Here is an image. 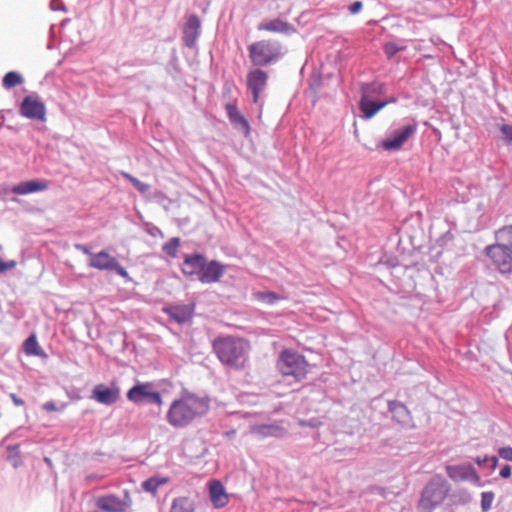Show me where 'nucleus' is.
I'll list each match as a JSON object with an SVG mask.
<instances>
[{
	"mask_svg": "<svg viewBox=\"0 0 512 512\" xmlns=\"http://www.w3.org/2000/svg\"><path fill=\"white\" fill-rule=\"evenodd\" d=\"M484 254L500 274H512V254L498 242L487 245Z\"/></svg>",
	"mask_w": 512,
	"mask_h": 512,
	"instance_id": "obj_6",
	"label": "nucleus"
},
{
	"mask_svg": "<svg viewBox=\"0 0 512 512\" xmlns=\"http://www.w3.org/2000/svg\"><path fill=\"white\" fill-rule=\"evenodd\" d=\"M213 351L223 365L240 370L245 367L250 351L247 340L236 336H219L212 343Z\"/></svg>",
	"mask_w": 512,
	"mask_h": 512,
	"instance_id": "obj_2",
	"label": "nucleus"
},
{
	"mask_svg": "<svg viewBox=\"0 0 512 512\" xmlns=\"http://www.w3.org/2000/svg\"><path fill=\"white\" fill-rule=\"evenodd\" d=\"M417 127V123L412 121L400 128L394 129L386 136L379 147H382L386 151L400 150L404 143L415 135Z\"/></svg>",
	"mask_w": 512,
	"mask_h": 512,
	"instance_id": "obj_7",
	"label": "nucleus"
},
{
	"mask_svg": "<svg viewBox=\"0 0 512 512\" xmlns=\"http://www.w3.org/2000/svg\"><path fill=\"white\" fill-rule=\"evenodd\" d=\"M10 398L15 406H23L25 404L24 400L18 397L15 393H11Z\"/></svg>",
	"mask_w": 512,
	"mask_h": 512,
	"instance_id": "obj_44",
	"label": "nucleus"
},
{
	"mask_svg": "<svg viewBox=\"0 0 512 512\" xmlns=\"http://www.w3.org/2000/svg\"><path fill=\"white\" fill-rule=\"evenodd\" d=\"M168 482V478L153 476L142 482L141 487L145 492H149L153 495L156 494L158 488Z\"/></svg>",
	"mask_w": 512,
	"mask_h": 512,
	"instance_id": "obj_29",
	"label": "nucleus"
},
{
	"mask_svg": "<svg viewBox=\"0 0 512 512\" xmlns=\"http://www.w3.org/2000/svg\"><path fill=\"white\" fill-rule=\"evenodd\" d=\"M498 455L507 461L512 462V447L506 446L498 449Z\"/></svg>",
	"mask_w": 512,
	"mask_h": 512,
	"instance_id": "obj_38",
	"label": "nucleus"
},
{
	"mask_svg": "<svg viewBox=\"0 0 512 512\" xmlns=\"http://www.w3.org/2000/svg\"><path fill=\"white\" fill-rule=\"evenodd\" d=\"M48 188L46 180H29L23 181L12 187L11 192L17 195H26L39 191H44Z\"/></svg>",
	"mask_w": 512,
	"mask_h": 512,
	"instance_id": "obj_21",
	"label": "nucleus"
},
{
	"mask_svg": "<svg viewBox=\"0 0 512 512\" xmlns=\"http://www.w3.org/2000/svg\"><path fill=\"white\" fill-rule=\"evenodd\" d=\"M249 59L255 67L277 63L286 53L281 42L274 39L256 41L248 46Z\"/></svg>",
	"mask_w": 512,
	"mask_h": 512,
	"instance_id": "obj_4",
	"label": "nucleus"
},
{
	"mask_svg": "<svg viewBox=\"0 0 512 512\" xmlns=\"http://www.w3.org/2000/svg\"><path fill=\"white\" fill-rule=\"evenodd\" d=\"M43 409L47 412H51V411H56L57 407L53 401H48V402L44 403Z\"/></svg>",
	"mask_w": 512,
	"mask_h": 512,
	"instance_id": "obj_47",
	"label": "nucleus"
},
{
	"mask_svg": "<svg viewBox=\"0 0 512 512\" xmlns=\"http://www.w3.org/2000/svg\"><path fill=\"white\" fill-rule=\"evenodd\" d=\"M225 272V266L219 261L211 260L207 262L205 258V264L203 271L200 276V282L204 284H211L218 282Z\"/></svg>",
	"mask_w": 512,
	"mask_h": 512,
	"instance_id": "obj_19",
	"label": "nucleus"
},
{
	"mask_svg": "<svg viewBox=\"0 0 512 512\" xmlns=\"http://www.w3.org/2000/svg\"><path fill=\"white\" fill-rule=\"evenodd\" d=\"M453 239V234L450 232V231H447L443 236H442V240H452Z\"/></svg>",
	"mask_w": 512,
	"mask_h": 512,
	"instance_id": "obj_52",
	"label": "nucleus"
},
{
	"mask_svg": "<svg viewBox=\"0 0 512 512\" xmlns=\"http://www.w3.org/2000/svg\"><path fill=\"white\" fill-rule=\"evenodd\" d=\"M446 473L449 478L454 481L468 480L473 484L481 486V479L476 469L471 465H448L446 466Z\"/></svg>",
	"mask_w": 512,
	"mask_h": 512,
	"instance_id": "obj_15",
	"label": "nucleus"
},
{
	"mask_svg": "<svg viewBox=\"0 0 512 512\" xmlns=\"http://www.w3.org/2000/svg\"><path fill=\"white\" fill-rule=\"evenodd\" d=\"M17 262L15 260L4 261V273L8 270H12L16 267Z\"/></svg>",
	"mask_w": 512,
	"mask_h": 512,
	"instance_id": "obj_46",
	"label": "nucleus"
},
{
	"mask_svg": "<svg viewBox=\"0 0 512 512\" xmlns=\"http://www.w3.org/2000/svg\"><path fill=\"white\" fill-rule=\"evenodd\" d=\"M23 351L29 356H38L41 358H47V354L39 346L38 340L35 334H31L23 343Z\"/></svg>",
	"mask_w": 512,
	"mask_h": 512,
	"instance_id": "obj_25",
	"label": "nucleus"
},
{
	"mask_svg": "<svg viewBox=\"0 0 512 512\" xmlns=\"http://www.w3.org/2000/svg\"><path fill=\"white\" fill-rule=\"evenodd\" d=\"M23 81L24 79L21 76V74L15 71H10L4 75L2 85L5 89L9 90L15 87L16 85L22 84Z\"/></svg>",
	"mask_w": 512,
	"mask_h": 512,
	"instance_id": "obj_31",
	"label": "nucleus"
},
{
	"mask_svg": "<svg viewBox=\"0 0 512 512\" xmlns=\"http://www.w3.org/2000/svg\"><path fill=\"white\" fill-rule=\"evenodd\" d=\"M9 458L18 457L19 456V446L18 445H10L8 447Z\"/></svg>",
	"mask_w": 512,
	"mask_h": 512,
	"instance_id": "obj_43",
	"label": "nucleus"
},
{
	"mask_svg": "<svg viewBox=\"0 0 512 512\" xmlns=\"http://www.w3.org/2000/svg\"><path fill=\"white\" fill-rule=\"evenodd\" d=\"M388 411L392 415V420L405 429L415 427L410 410L398 400H389L387 402Z\"/></svg>",
	"mask_w": 512,
	"mask_h": 512,
	"instance_id": "obj_13",
	"label": "nucleus"
},
{
	"mask_svg": "<svg viewBox=\"0 0 512 512\" xmlns=\"http://www.w3.org/2000/svg\"><path fill=\"white\" fill-rule=\"evenodd\" d=\"M127 399L135 404H162V397L158 391L153 390L150 382L137 383L127 392Z\"/></svg>",
	"mask_w": 512,
	"mask_h": 512,
	"instance_id": "obj_8",
	"label": "nucleus"
},
{
	"mask_svg": "<svg viewBox=\"0 0 512 512\" xmlns=\"http://www.w3.org/2000/svg\"><path fill=\"white\" fill-rule=\"evenodd\" d=\"M257 29L259 31L265 30L286 35H290L296 31V29L290 23L283 21L280 18H275L268 22H262L257 26Z\"/></svg>",
	"mask_w": 512,
	"mask_h": 512,
	"instance_id": "obj_22",
	"label": "nucleus"
},
{
	"mask_svg": "<svg viewBox=\"0 0 512 512\" xmlns=\"http://www.w3.org/2000/svg\"><path fill=\"white\" fill-rule=\"evenodd\" d=\"M205 256L203 254H185L181 266L182 273L189 278L196 277L200 280L201 273L205 264Z\"/></svg>",
	"mask_w": 512,
	"mask_h": 512,
	"instance_id": "obj_17",
	"label": "nucleus"
},
{
	"mask_svg": "<svg viewBox=\"0 0 512 512\" xmlns=\"http://www.w3.org/2000/svg\"><path fill=\"white\" fill-rule=\"evenodd\" d=\"M376 101L373 99H366L365 97H360L359 101V109L363 113L362 117L366 120L374 117L378 111L375 109Z\"/></svg>",
	"mask_w": 512,
	"mask_h": 512,
	"instance_id": "obj_30",
	"label": "nucleus"
},
{
	"mask_svg": "<svg viewBox=\"0 0 512 512\" xmlns=\"http://www.w3.org/2000/svg\"><path fill=\"white\" fill-rule=\"evenodd\" d=\"M491 469H495L498 465V458L496 456H488V464Z\"/></svg>",
	"mask_w": 512,
	"mask_h": 512,
	"instance_id": "obj_48",
	"label": "nucleus"
},
{
	"mask_svg": "<svg viewBox=\"0 0 512 512\" xmlns=\"http://www.w3.org/2000/svg\"><path fill=\"white\" fill-rule=\"evenodd\" d=\"M387 106V102L385 100L382 101H376L375 109L379 112L381 109Z\"/></svg>",
	"mask_w": 512,
	"mask_h": 512,
	"instance_id": "obj_51",
	"label": "nucleus"
},
{
	"mask_svg": "<svg viewBox=\"0 0 512 512\" xmlns=\"http://www.w3.org/2000/svg\"><path fill=\"white\" fill-rule=\"evenodd\" d=\"M210 500L215 508H222L228 503V496L224 486L218 480H213L209 485Z\"/></svg>",
	"mask_w": 512,
	"mask_h": 512,
	"instance_id": "obj_23",
	"label": "nucleus"
},
{
	"mask_svg": "<svg viewBox=\"0 0 512 512\" xmlns=\"http://www.w3.org/2000/svg\"><path fill=\"white\" fill-rule=\"evenodd\" d=\"M170 512H195V502L186 496L176 497L172 501Z\"/></svg>",
	"mask_w": 512,
	"mask_h": 512,
	"instance_id": "obj_28",
	"label": "nucleus"
},
{
	"mask_svg": "<svg viewBox=\"0 0 512 512\" xmlns=\"http://www.w3.org/2000/svg\"><path fill=\"white\" fill-rule=\"evenodd\" d=\"M268 78V73L259 67L247 73L246 85L252 94L253 103L257 104L259 102L261 94L267 87Z\"/></svg>",
	"mask_w": 512,
	"mask_h": 512,
	"instance_id": "obj_12",
	"label": "nucleus"
},
{
	"mask_svg": "<svg viewBox=\"0 0 512 512\" xmlns=\"http://www.w3.org/2000/svg\"><path fill=\"white\" fill-rule=\"evenodd\" d=\"M474 462L479 465V466H484V465H487L488 464V456L485 455V456H477L475 459H474Z\"/></svg>",
	"mask_w": 512,
	"mask_h": 512,
	"instance_id": "obj_45",
	"label": "nucleus"
},
{
	"mask_svg": "<svg viewBox=\"0 0 512 512\" xmlns=\"http://www.w3.org/2000/svg\"><path fill=\"white\" fill-rule=\"evenodd\" d=\"M121 176L128 180L133 185V187L141 194H145L150 190L149 184L140 181L138 178L132 176L127 172L122 171Z\"/></svg>",
	"mask_w": 512,
	"mask_h": 512,
	"instance_id": "obj_32",
	"label": "nucleus"
},
{
	"mask_svg": "<svg viewBox=\"0 0 512 512\" xmlns=\"http://www.w3.org/2000/svg\"><path fill=\"white\" fill-rule=\"evenodd\" d=\"M195 304L171 303L162 308V312L168 316L169 321L177 324H185L192 320Z\"/></svg>",
	"mask_w": 512,
	"mask_h": 512,
	"instance_id": "obj_11",
	"label": "nucleus"
},
{
	"mask_svg": "<svg viewBox=\"0 0 512 512\" xmlns=\"http://www.w3.org/2000/svg\"><path fill=\"white\" fill-rule=\"evenodd\" d=\"M495 494L492 491L481 493V509L482 512H488L491 509Z\"/></svg>",
	"mask_w": 512,
	"mask_h": 512,
	"instance_id": "obj_35",
	"label": "nucleus"
},
{
	"mask_svg": "<svg viewBox=\"0 0 512 512\" xmlns=\"http://www.w3.org/2000/svg\"><path fill=\"white\" fill-rule=\"evenodd\" d=\"M96 507L104 512H125L131 506L132 500L128 491H124L122 498L108 494L96 499Z\"/></svg>",
	"mask_w": 512,
	"mask_h": 512,
	"instance_id": "obj_10",
	"label": "nucleus"
},
{
	"mask_svg": "<svg viewBox=\"0 0 512 512\" xmlns=\"http://www.w3.org/2000/svg\"><path fill=\"white\" fill-rule=\"evenodd\" d=\"M201 23L196 14L190 15L183 26V42L188 48H194L200 35Z\"/></svg>",
	"mask_w": 512,
	"mask_h": 512,
	"instance_id": "obj_18",
	"label": "nucleus"
},
{
	"mask_svg": "<svg viewBox=\"0 0 512 512\" xmlns=\"http://www.w3.org/2000/svg\"><path fill=\"white\" fill-rule=\"evenodd\" d=\"M450 483L440 474H435L424 486L417 508L421 512H433L448 497Z\"/></svg>",
	"mask_w": 512,
	"mask_h": 512,
	"instance_id": "obj_3",
	"label": "nucleus"
},
{
	"mask_svg": "<svg viewBox=\"0 0 512 512\" xmlns=\"http://www.w3.org/2000/svg\"><path fill=\"white\" fill-rule=\"evenodd\" d=\"M494 235L496 242L512 254V225H506L497 229Z\"/></svg>",
	"mask_w": 512,
	"mask_h": 512,
	"instance_id": "obj_26",
	"label": "nucleus"
},
{
	"mask_svg": "<svg viewBox=\"0 0 512 512\" xmlns=\"http://www.w3.org/2000/svg\"><path fill=\"white\" fill-rule=\"evenodd\" d=\"M308 363L300 353L285 349L277 360V368L284 376H292L296 380H302L307 375Z\"/></svg>",
	"mask_w": 512,
	"mask_h": 512,
	"instance_id": "obj_5",
	"label": "nucleus"
},
{
	"mask_svg": "<svg viewBox=\"0 0 512 512\" xmlns=\"http://www.w3.org/2000/svg\"><path fill=\"white\" fill-rule=\"evenodd\" d=\"M90 398L100 404L110 406L119 400L120 388L114 383L110 386L101 383L93 388Z\"/></svg>",
	"mask_w": 512,
	"mask_h": 512,
	"instance_id": "obj_14",
	"label": "nucleus"
},
{
	"mask_svg": "<svg viewBox=\"0 0 512 512\" xmlns=\"http://www.w3.org/2000/svg\"><path fill=\"white\" fill-rule=\"evenodd\" d=\"M209 410V398L185 392L174 400L168 409L166 420L174 428H184Z\"/></svg>",
	"mask_w": 512,
	"mask_h": 512,
	"instance_id": "obj_1",
	"label": "nucleus"
},
{
	"mask_svg": "<svg viewBox=\"0 0 512 512\" xmlns=\"http://www.w3.org/2000/svg\"><path fill=\"white\" fill-rule=\"evenodd\" d=\"M279 298L275 292H266L261 295V299L268 304H274Z\"/></svg>",
	"mask_w": 512,
	"mask_h": 512,
	"instance_id": "obj_39",
	"label": "nucleus"
},
{
	"mask_svg": "<svg viewBox=\"0 0 512 512\" xmlns=\"http://www.w3.org/2000/svg\"><path fill=\"white\" fill-rule=\"evenodd\" d=\"M76 249L79 250V251H82L84 254H88L90 257H91V252L89 250V248L83 244H77L76 246Z\"/></svg>",
	"mask_w": 512,
	"mask_h": 512,
	"instance_id": "obj_49",
	"label": "nucleus"
},
{
	"mask_svg": "<svg viewBox=\"0 0 512 512\" xmlns=\"http://www.w3.org/2000/svg\"><path fill=\"white\" fill-rule=\"evenodd\" d=\"M511 472H512L511 466L510 465H504L500 469L499 476L501 478L507 479V478H509L511 476Z\"/></svg>",
	"mask_w": 512,
	"mask_h": 512,
	"instance_id": "obj_42",
	"label": "nucleus"
},
{
	"mask_svg": "<svg viewBox=\"0 0 512 512\" xmlns=\"http://www.w3.org/2000/svg\"><path fill=\"white\" fill-rule=\"evenodd\" d=\"M397 100H398L397 97H394V96H392V97H390L388 99H385V101L387 102V105L388 104H392V103H396Z\"/></svg>",
	"mask_w": 512,
	"mask_h": 512,
	"instance_id": "obj_53",
	"label": "nucleus"
},
{
	"mask_svg": "<svg viewBox=\"0 0 512 512\" xmlns=\"http://www.w3.org/2000/svg\"><path fill=\"white\" fill-rule=\"evenodd\" d=\"M252 433L263 438L269 436L279 437L283 433V428L274 424H262L253 426Z\"/></svg>",
	"mask_w": 512,
	"mask_h": 512,
	"instance_id": "obj_27",
	"label": "nucleus"
},
{
	"mask_svg": "<svg viewBox=\"0 0 512 512\" xmlns=\"http://www.w3.org/2000/svg\"><path fill=\"white\" fill-rule=\"evenodd\" d=\"M499 129L503 135L505 144L512 145V125L502 124Z\"/></svg>",
	"mask_w": 512,
	"mask_h": 512,
	"instance_id": "obj_37",
	"label": "nucleus"
},
{
	"mask_svg": "<svg viewBox=\"0 0 512 512\" xmlns=\"http://www.w3.org/2000/svg\"><path fill=\"white\" fill-rule=\"evenodd\" d=\"M471 500L470 493L465 489L459 490L450 496L451 505H466Z\"/></svg>",
	"mask_w": 512,
	"mask_h": 512,
	"instance_id": "obj_33",
	"label": "nucleus"
},
{
	"mask_svg": "<svg viewBox=\"0 0 512 512\" xmlns=\"http://www.w3.org/2000/svg\"><path fill=\"white\" fill-rule=\"evenodd\" d=\"M227 117L235 129L241 131L245 136L250 134V124L248 120L240 113L237 106L227 103L225 106Z\"/></svg>",
	"mask_w": 512,
	"mask_h": 512,
	"instance_id": "obj_20",
	"label": "nucleus"
},
{
	"mask_svg": "<svg viewBox=\"0 0 512 512\" xmlns=\"http://www.w3.org/2000/svg\"><path fill=\"white\" fill-rule=\"evenodd\" d=\"M386 93V84L379 81L362 83L360 85V95L366 99L384 95Z\"/></svg>",
	"mask_w": 512,
	"mask_h": 512,
	"instance_id": "obj_24",
	"label": "nucleus"
},
{
	"mask_svg": "<svg viewBox=\"0 0 512 512\" xmlns=\"http://www.w3.org/2000/svg\"><path fill=\"white\" fill-rule=\"evenodd\" d=\"M148 233L155 237L158 234H161V230L156 226H152L151 228L148 229Z\"/></svg>",
	"mask_w": 512,
	"mask_h": 512,
	"instance_id": "obj_50",
	"label": "nucleus"
},
{
	"mask_svg": "<svg viewBox=\"0 0 512 512\" xmlns=\"http://www.w3.org/2000/svg\"><path fill=\"white\" fill-rule=\"evenodd\" d=\"M404 49V46H398L394 42H387L383 46V51L388 59L393 58L398 52L403 51Z\"/></svg>",
	"mask_w": 512,
	"mask_h": 512,
	"instance_id": "obj_36",
	"label": "nucleus"
},
{
	"mask_svg": "<svg viewBox=\"0 0 512 512\" xmlns=\"http://www.w3.org/2000/svg\"><path fill=\"white\" fill-rule=\"evenodd\" d=\"M50 8L54 11H57V10L66 11V7H65L64 3L61 2V0H51Z\"/></svg>",
	"mask_w": 512,
	"mask_h": 512,
	"instance_id": "obj_40",
	"label": "nucleus"
},
{
	"mask_svg": "<svg viewBox=\"0 0 512 512\" xmlns=\"http://www.w3.org/2000/svg\"><path fill=\"white\" fill-rule=\"evenodd\" d=\"M89 266L98 270L115 271L123 278L128 277L126 269L120 265L115 257L110 256L106 251L102 250L98 253L91 254Z\"/></svg>",
	"mask_w": 512,
	"mask_h": 512,
	"instance_id": "obj_9",
	"label": "nucleus"
},
{
	"mask_svg": "<svg viewBox=\"0 0 512 512\" xmlns=\"http://www.w3.org/2000/svg\"><path fill=\"white\" fill-rule=\"evenodd\" d=\"M179 246H180V239L178 237H173L162 246V250L168 256L175 257L177 255Z\"/></svg>",
	"mask_w": 512,
	"mask_h": 512,
	"instance_id": "obj_34",
	"label": "nucleus"
},
{
	"mask_svg": "<svg viewBox=\"0 0 512 512\" xmlns=\"http://www.w3.org/2000/svg\"><path fill=\"white\" fill-rule=\"evenodd\" d=\"M20 114L28 119L45 121L46 108L37 97L29 95L21 103Z\"/></svg>",
	"mask_w": 512,
	"mask_h": 512,
	"instance_id": "obj_16",
	"label": "nucleus"
},
{
	"mask_svg": "<svg viewBox=\"0 0 512 512\" xmlns=\"http://www.w3.org/2000/svg\"><path fill=\"white\" fill-rule=\"evenodd\" d=\"M363 8V3L361 1H355L352 4L349 5V11L352 14H356L360 12Z\"/></svg>",
	"mask_w": 512,
	"mask_h": 512,
	"instance_id": "obj_41",
	"label": "nucleus"
}]
</instances>
